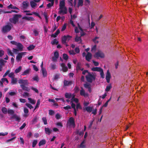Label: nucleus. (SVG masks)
<instances>
[{"instance_id":"1","label":"nucleus","mask_w":148,"mask_h":148,"mask_svg":"<svg viewBox=\"0 0 148 148\" xmlns=\"http://www.w3.org/2000/svg\"><path fill=\"white\" fill-rule=\"evenodd\" d=\"M65 0H62L60 1V10L59 11V14L62 13L63 14H66L67 13V10L65 7Z\"/></svg>"},{"instance_id":"2","label":"nucleus","mask_w":148,"mask_h":148,"mask_svg":"<svg viewBox=\"0 0 148 148\" xmlns=\"http://www.w3.org/2000/svg\"><path fill=\"white\" fill-rule=\"evenodd\" d=\"M86 81L88 82L92 83L93 81H95L96 75L93 72H88V74L86 76Z\"/></svg>"},{"instance_id":"3","label":"nucleus","mask_w":148,"mask_h":148,"mask_svg":"<svg viewBox=\"0 0 148 148\" xmlns=\"http://www.w3.org/2000/svg\"><path fill=\"white\" fill-rule=\"evenodd\" d=\"M21 14H15L12 18H10L9 20L11 23L15 25L18 22L19 18H21Z\"/></svg>"},{"instance_id":"4","label":"nucleus","mask_w":148,"mask_h":148,"mask_svg":"<svg viewBox=\"0 0 148 148\" xmlns=\"http://www.w3.org/2000/svg\"><path fill=\"white\" fill-rule=\"evenodd\" d=\"M11 29V27L9 25H7L3 27L2 29V32L4 33L10 31Z\"/></svg>"},{"instance_id":"5","label":"nucleus","mask_w":148,"mask_h":148,"mask_svg":"<svg viewBox=\"0 0 148 148\" xmlns=\"http://www.w3.org/2000/svg\"><path fill=\"white\" fill-rule=\"evenodd\" d=\"M69 126H72L73 127L75 126V123L74 118L71 117H70L67 122Z\"/></svg>"},{"instance_id":"6","label":"nucleus","mask_w":148,"mask_h":148,"mask_svg":"<svg viewBox=\"0 0 148 148\" xmlns=\"http://www.w3.org/2000/svg\"><path fill=\"white\" fill-rule=\"evenodd\" d=\"M94 56L95 58H98L99 57L103 58L104 57V55L101 51H99L95 53L94 55Z\"/></svg>"},{"instance_id":"7","label":"nucleus","mask_w":148,"mask_h":148,"mask_svg":"<svg viewBox=\"0 0 148 148\" xmlns=\"http://www.w3.org/2000/svg\"><path fill=\"white\" fill-rule=\"evenodd\" d=\"M72 36L69 35L67 36L64 35L62 38V42L63 44H65L66 43V41L68 40L69 41Z\"/></svg>"},{"instance_id":"8","label":"nucleus","mask_w":148,"mask_h":148,"mask_svg":"<svg viewBox=\"0 0 148 148\" xmlns=\"http://www.w3.org/2000/svg\"><path fill=\"white\" fill-rule=\"evenodd\" d=\"M18 82L19 84H21V85H28V82L27 79H20L18 80Z\"/></svg>"},{"instance_id":"9","label":"nucleus","mask_w":148,"mask_h":148,"mask_svg":"<svg viewBox=\"0 0 148 148\" xmlns=\"http://www.w3.org/2000/svg\"><path fill=\"white\" fill-rule=\"evenodd\" d=\"M26 52H22L18 53L16 57V59L17 61L18 62L21 60L23 55H25Z\"/></svg>"},{"instance_id":"10","label":"nucleus","mask_w":148,"mask_h":148,"mask_svg":"<svg viewBox=\"0 0 148 148\" xmlns=\"http://www.w3.org/2000/svg\"><path fill=\"white\" fill-rule=\"evenodd\" d=\"M110 78L111 75L110 73L109 72V70H108L107 71L106 76V78L107 83H109L110 82Z\"/></svg>"},{"instance_id":"11","label":"nucleus","mask_w":148,"mask_h":148,"mask_svg":"<svg viewBox=\"0 0 148 148\" xmlns=\"http://www.w3.org/2000/svg\"><path fill=\"white\" fill-rule=\"evenodd\" d=\"M72 81H68L64 80L63 82V86H65L71 85L72 84Z\"/></svg>"},{"instance_id":"12","label":"nucleus","mask_w":148,"mask_h":148,"mask_svg":"<svg viewBox=\"0 0 148 148\" xmlns=\"http://www.w3.org/2000/svg\"><path fill=\"white\" fill-rule=\"evenodd\" d=\"M93 108L92 107L87 106L85 108H83V110L84 112H85L86 111L88 112L89 113L91 112Z\"/></svg>"},{"instance_id":"13","label":"nucleus","mask_w":148,"mask_h":148,"mask_svg":"<svg viewBox=\"0 0 148 148\" xmlns=\"http://www.w3.org/2000/svg\"><path fill=\"white\" fill-rule=\"evenodd\" d=\"M11 119H15V121L18 122H19L21 119V118L17 115L16 114H14L11 117Z\"/></svg>"},{"instance_id":"14","label":"nucleus","mask_w":148,"mask_h":148,"mask_svg":"<svg viewBox=\"0 0 148 148\" xmlns=\"http://www.w3.org/2000/svg\"><path fill=\"white\" fill-rule=\"evenodd\" d=\"M80 95L83 96L84 97H86L88 96V94L87 93H85V91L82 87H81V90H80Z\"/></svg>"},{"instance_id":"15","label":"nucleus","mask_w":148,"mask_h":148,"mask_svg":"<svg viewBox=\"0 0 148 148\" xmlns=\"http://www.w3.org/2000/svg\"><path fill=\"white\" fill-rule=\"evenodd\" d=\"M61 66L62 68V71L64 72H66L68 71V68L66 66V65L64 63H62L61 64Z\"/></svg>"},{"instance_id":"16","label":"nucleus","mask_w":148,"mask_h":148,"mask_svg":"<svg viewBox=\"0 0 148 148\" xmlns=\"http://www.w3.org/2000/svg\"><path fill=\"white\" fill-rule=\"evenodd\" d=\"M92 58V54L91 53L88 52L86 56V59L89 62Z\"/></svg>"},{"instance_id":"17","label":"nucleus","mask_w":148,"mask_h":148,"mask_svg":"<svg viewBox=\"0 0 148 148\" xmlns=\"http://www.w3.org/2000/svg\"><path fill=\"white\" fill-rule=\"evenodd\" d=\"M102 69L100 67H93L91 69V70L94 71L100 72L102 70Z\"/></svg>"},{"instance_id":"18","label":"nucleus","mask_w":148,"mask_h":148,"mask_svg":"<svg viewBox=\"0 0 148 148\" xmlns=\"http://www.w3.org/2000/svg\"><path fill=\"white\" fill-rule=\"evenodd\" d=\"M81 63L80 62H78L76 66V70L77 71L81 70L83 71L84 70V68H81L80 66H81Z\"/></svg>"},{"instance_id":"19","label":"nucleus","mask_w":148,"mask_h":148,"mask_svg":"<svg viewBox=\"0 0 148 148\" xmlns=\"http://www.w3.org/2000/svg\"><path fill=\"white\" fill-rule=\"evenodd\" d=\"M20 86L24 90H25L28 92H29L30 90V89L28 87L26 86L25 85H21Z\"/></svg>"},{"instance_id":"20","label":"nucleus","mask_w":148,"mask_h":148,"mask_svg":"<svg viewBox=\"0 0 148 148\" xmlns=\"http://www.w3.org/2000/svg\"><path fill=\"white\" fill-rule=\"evenodd\" d=\"M17 48L18 49L19 51H22L23 47L22 44L20 43H18L16 45Z\"/></svg>"},{"instance_id":"21","label":"nucleus","mask_w":148,"mask_h":148,"mask_svg":"<svg viewBox=\"0 0 148 148\" xmlns=\"http://www.w3.org/2000/svg\"><path fill=\"white\" fill-rule=\"evenodd\" d=\"M17 79L16 78L14 77L11 79V84L12 85H14L17 84Z\"/></svg>"},{"instance_id":"22","label":"nucleus","mask_w":148,"mask_h":148,"mask_svg":"<svg viewBox=\"0 0 148 148\" xmlns=\"http://www.w3.org/2000/svg\"><path fill=\"white\" fill-rule=\"evenodd\" d=\"M60 33V31L59 29H58L55 33L52 34L51 35V37L54 38H56L57 37V36Z\"/></svg>"},{"instance_id":"23","label":"nucleus","mask_w":148,"mask_h":148,"mask_svg":"<svg viewBox=\"0 0 148 148\" xmlns=\"http://www.w3.org/2000/svg\"><path fill=\"white\" fill-rule=\"evenodd\" d=\"M45 131L47 134L49 135L52 132V130L48 127H45Z\"/></svg>"},{"instance_id":"24","label":"nucleus","mask_w":148,"mask_h":148,"mask_svg":"<svg viewBox=\"0 0 148 148\" xmlns=\"http://www.w3.org/2000/svg\"><path fill=\"white\" fill-rule=\"evenodd\" d=\"M23 7L24 8H26L29 6V3L27 1H23L22 3Z\"/></svg>"},{"instance_id":"25","label":"nucleus","mask_w":148,"mask_h":148,"mask_svg":"<svg viewBox=\"0 0 148 148\" xmlns=\"http://www.w3.org/2000/svg\"><path fill=\"white\" fill-rule=\"evenodd\" d=\"M22 19H25L27 21H34V19L32 17L24 16L22 17Z\"/></svg>"},{"instance_id":"26","label":"nucleus","mask_w":148,"mask_h":148,"mask_svg":"<svg viewBox=\"0 0 148 148\" xmlns=\"http://www.w3.org/2000/svg\"><path fill=\"white\" fill-rule=\"evenodd\" d=\"M42 72L44 77H45L47 76V71L45 69H42Z\"/></svg>"},{"instance_id":"27","label":"nucleus","mask_w":148,"mask_h":148,"mask_svg":"<svg viewBox=\"0 0 148 148\" xmlns=\"http://www.w3.org/2000/svg\"><path fill=\"white\" fill-rule=\"evenodd\" d=\"M30 71V69H28L27 70H25L22 73V75H26L27 74H28Z\"/></svg>"},{"instance_id":"28","label":"nucleus","mask_w":148,"mask_h":148,"mask_svg":"<svg viewBox=\"0 0 148 148\" xmlns=\"http://www.w3.org/2000/svg\"><path fill=\"white\" fill-rule=\"evenodd\" d=\"M46 141L45 139H43L40 141L38 144V145L40 146L42 145H43L46 144Z\"/></svg>"},{"instance_id":"29","label":"nucleus","mask_w":148,"mask_h":148,"mask_svg":"<svg viewBox=\"0 0 148 148\" xmlns=\"http://www.w3.org/2000/svg\"><path fill=\"white\" fill-rule=\"evenodd\" d=\"M8 8H11L12 9H16L19 10V9L16 6H13L12 4H10V5L8 6Z\"/></svg>"},{"instance_id":"30","label":"nucleus","mask_w":148,"mask_h":148,"mask_svg":"<svg viewBox=\"0 0 148 148\" xmlns=\"http://www.w3.org/2000/svg\"><path fill=\"white\" fill-rule=\"evenodd\" d=\"M40 99H39L37 101V103H36V106H35L34 108V110H33V112H34V110L37 108H38L40 104Z\"/></svg>"},{"instance_id":"31","label":"nucleus","mask_w":148,"mask_h":148,"mask_svg":"<svg viewBox=\"0 0 148 148\" xmlns=\"http://www.w3.org/2000/svg\"><path fill=\"white\" fill-rule=\"evenodd\" d=\"M35 47V46L33 45H29L27 47V49L28 51H31L34 49Z\"/></svg>"},{"instance_id":"32","label":"nucleus","mask_w":148,"mask_h":148,"mask_svg":"<svg viewBox=\"0 0 148 148\" xmlns=\"http://www.w3.org/2000/svg\"><path fill=\"white\" fill-rule=\"evenodd\" d=\"M37 121V118L35 117L31 121L32 124H34L36 123Z\"/></svg>"},{"instance_id":"33","label":"nucleus","mask_w":148,"mask_h":148,"mask_svg":"<svg viewBox=\"0 0 148 148\" xmlns=\"http://www.w3.org/2000/svg\"><path fill=\"white\" fill-rule=\"evenodd\" d=\"M51 43L52 45H57L58 43V41H57L56 39H54L53 40L51 41Z\"/></svg>"},{"instance_id":"34","label":"nucleus","mask_w":148,"mask_h":148,"mask_svg":"<svg viewBox=\"0 0 148 148\" xmlns=\"http://www.w3.org/2000/svg\"><path fill=\"white\" fill-rule=\"evenodd\" d=\"M2 112L4 114H7L8 112L7 109L5 107H2L1 109Z\"/></svg>"},{"instance_id":"35","label":"nucleus","mask_w":148,"mask_h":148,"mask_svg":"<svg viewBox=\"0 0 148 148\" xmlns=\"http://www.w3.org/2000/svg\"><path fill=\"white\" fill-rule=\"evenodd\" d=\"M65 97L66 98L70 99L71 97V93L66 92L65 94Z\"/></svg>"},{"instance_id":"36","label":"nucleus","mask_w":148,"mask_h":148,"mask_svg":"<svg viewBox=\"0 0 148 148\" xmlns=\"http://www.w3.org/2000/svg\"><path fill=\"white\" fill-rule=\"evenodd\" d=\"M28 100L29 102L32 104H35L36 101L34 99H32L31 98H28Z\"/></svg>"},{"instance_id":"37","label":"nucleus","mask_w":148,"mask_h":148,"mask_svg":"<svg viewBox=\"0 0 148 148\" xmlns=\"http://www.w3.org/2000/svg\"><path fill=\"white\" fill-rule=\"evenodd\" d=\"M83 5V0H79L77 4V6H82Z\"/></svg>"},{"instance_id":"38","label":"nucleus","mask_w":148,"mask_h":148,"mask_svg":"<svg viewBox=\"0 0 148 148\" xmlns=\"http://www.w3.org/2000/svg\"><path fill=\"white\" fill-rule=\"evenodd\" d=\"M31 6L32 8H34L35 7L37 4L34 1H31L30 2Z\"/></svg>"},{"instance_id":"39","label":"nucleus","mask_w":148,"mask_h":148,"mask_svg":"<svg viewBox=\"0 0 148 148\" xmlns=\"http://www.w3.org/2000/svg\"><path fill=\"white\" fill-rule=\"evenodd\" d=\"M33 81H36L38 82L39 81V79L38 75H36L34 77H33L32 78Z\"/></svg>"},{"instance_id":"40","label":"nucleus","mask_w":148,"mask_h":148,"mask_svg":"<svg viewBox=\"0 0 148 148\" xmlns=\"http://www.w3.org/2000/svg\"><path fill=\"white\" fill-rule=\"evenodd\" d=\"M22 69V67L21 66H19L18 68H17L15 70V72L16 73H19Z\"/></svg>"},{"instance_id":"41","label":"nucleus","mask_w":148,"mask_h":148,"mask_svg":"<svg viewBox=\"0 0 148 148\" xmlns=\"http://www.w3.org/2000/svg\"><path fill=\"white\" fill-rule=\"evenodd\" d=\"M7 50L8 53L9 55H10L12 56H14L13 53L11 51V50H10V49L8 48L7 49Z\"/></svg>"},{"instance_id":"42","label":"nucleus","mask_w":148,"mask_h":148,"mask_svg":"<svg viewBox=\"0 0 148 148\" xmlns=\"http://www.w3.org/2000/svg\"><path fill=\"white\" fill-rule=\"evenodd\" d=\"M19 11V10H18V11H16V10H11V11H10L4 12L3 13H11L13 12H15V13H18Z\"/></svg>"},{"instance_id":"43","label":"nucleus","mask_w":148,"mask_h":148,"mask_svg":"<svg viewBox=\"0 0 148 148\" xmlns=\"http://www.w3.org/2000/svg\"><path fill=\"white\" fill-rule=\"evenodd\" d=\"M37 143V140H34L32 142V147H34Z\"/></svg>"},{"instance_id":"44","label":"nucleus","mask_w":148,"mask_h":148,"mask_svg":"<svg viewBox=\"0 0 148 148\" xmlns=\"http://www.w3.org/2000/svg\"><path fill=\"white\" fill-rule=\"evenodd\" d=\"M8 76L11 79L14 77L15 75L14 73L13 72H11L10 73H9L8 74Z\"/></svg>"},{"instance_id":"45","label":"nucleus","mask_w":148,"mask_h":148,"mask_svg":"<svg viewBox=\"0 0 148 148\" xmlns=\"http://www.w3.org/2000/svg\"><path fill=\"white\" fill-rule=\"evenodd\" d=\"M63 58L64 60H66L68 59L69 57L67 54L65 53H64L63 54Z\"/></svg>"},{"instance_id":"46","label":"nucleus","mask_w":148,"mask_h":148,"mask_svg":"<svg viewBox=\"0 0 148 148\" xmlns=\"http://www.w3.org/2000/svg\"><path fill=\"white\" fill-rule=\"evenodd\" d=\"M8 113L9 114H14V111L12 110L8 109Z\"/></svg>"},{"instance_id":"47","label":"nucleus","mask_w":148,"mask_h":148,"mask_svg":"<svg viewBox=\"0 0 148 148\" xmlns=\"http://www.w3.org/2000/svg\"><path fill=\"white\" fill-rule=\"evenodd\" d=\"M33 33L34 34L35 36H38L39 34L38 32L36 29H34L33 30Z\"/></svg>"},{"instance_id":"48","label":"nucleus","mask_w":148,"mask_h":148,"mask_svg":"<svg viewBox=\"0 0 148 148\" xmlns=\"http://www.w3.org/2000/svg\"><path fill=\"white\" fill-rule=\"evenodd\" d=\"M1 81H2V82H6V84H8L9 82L7 79L6 78H3L1 79Z\"/></svg>"},{"instance_id":"49","label":"nucleus","mask_w":148,"mask_h":148,"mask_svg":"<svg viewBox=\"0 0 148 148\" xmlns=\"http://www.w3.org/2000/svg\"><path fill=\"white\" fill-rule=\"evenodd\" d=\"M25 105L30 109H33L34 108V107L30 104L26 103Z\"/></svg>"},{"instance_id":"50","label":"nucleus","mask_w":148,"mask_h":148,"mask_svg":"<svg viewBox=\"0 0 148 148\" xmlns=\"http://www.w3.org/2000/svg\"><path fill=\"white\" fill-rule=\"evenodd\" d=\"M100 75H101V77L102 78H104V77H105V75H104V73H103V69H102V70H101L100 71Z\"/></svg>"},{"instance_id":"51","label":"nucleus","mask_w":148,"mask_h":148,"mask_svg":"<svg viewBox=\"0 0 148 148\" xmlns=\"http://www.w3.org/2000/svg\"><path fill=\"white\" fill-rule=\"evenodd\" d=\"M111 88L112 86L111 85H110L109 86H107L106 88L105 89L106 91L107 92L109 91Z\"/></svg>"},{"instance_id":"52","label":"nucleus","mask_w":148,"mask_h":148,"mask_svg":"<svg viewBox=\"0 0 148 148\" xmlns=\"http://www.w3.org/2000/svg\"><path fill=\"white\" fill-rule=\"evenodd\" d=\"M42 120L44 125H46L47 124V121L46 117H43L42 119Z\"/></svg>"},{"instance_id":"53","label":"nucleus","mask_w":148,"mask_h":148,"mask_svg":"<svg viewBox=\"0 0 148 148\" xmlns=\"http://www.w3.org/2000/svg\"><path fill=\"white\" fill-rule=\"evenodd\" d=\"M6 62V61L3 60V59H1L0 60V64L3 66L4 65V63Z\"/></svg>"},{"instance_id":"54","label":"nucleus","mask_w":148,"mask_h":148,"mask_svg":"<svg viewBox=\"0 0 148 148\" xmlns=\"http://www.w3.org/2000/svg\"><path fill=\"white\" fill-rule=\"evenodd\" d=\"M99 38V37H96L92 39V41L95 44L98 43L99 41H97L96 39Z\"/></svg>"},{"instance_id":"55","label":"nucleus","mask_w":148,"mask_h":148,"mask_svg":"<svg viewBox=\"0 0 148 148\" xmlns=\"http://www.w3.org/2000/svg\"><path fill=\"white\" fill-rule=\"evenodd\" d=\"M74 89L75 90V93H77L79 90V87L77 86H75V87Z\"/></svg>"},{"instance_id":"56","label":"nucleus","mask_w":148,"mask_h":148,"mask_svg":"<svg viewBox=\"0 0 148 148\" xmlns=\"http://www.w3.org/2000/svg\"><path fill=\"white\" fill-rule=\"evenodd\" d=\"M54 56L56 58H58L59 56V54L58 51L55 52L54 53Z\"/></svg>"},{"instance_id":"57","label":"nucleus","mask_w":148,"mask_h":148,"mask_svg":"<svg viewBox=\"0 0 148 148\" xmlns=\"http://www.w3.org/2000/svg\"><path fill=\"white\" fill-rule=\"evenodd\" d=\"M81 38V36L78 37L77 36H76V38H75V41L76 42H78L79 41Z\"/></svg>"},{"instance_id":"58","label":"nucleus","mask_w":148,"mask_h":148,"mask_svg":"<svg viewBox=\"0 0 148 148\" xmlns=\"http://www.w3.org/2000/svg\"><path fill=\"white\" fill-rule=\"evenodd\" d=\"M63 108L65 110H68L71 109V107L69 105H67V106L64 107Z\"/></svg>"},{"instance_id":"59","label":"nucleus","mask_w":148,"mask_h":148,"mask_svg":"<svg viewBox=\"0 0 148 148\" xmlns=\"http://www.w3.org/2000/svg\"><path fill=\"white\" fill-rule=\"evenodd\" d=\"M56 125L58 126H59L61 127H62L63 126L62 124L60 122H58L56 123Z\"/></svg>"},{"instance_id":"60","label":"nucleus","mask_w":148,"mask_h":148,"mask_svg":"<svg viewBox=\"0 0 148 148\" xmlns=\"http://www.w3.org/2000/svg\"><path fill=\"white\" fill-rule=\"evenodd\" d=\"M26 125V124L25 123H23L22 125L19 127L20 129L21 130L23 129L25 127Z\"/></svg>"},{"instance_id":"61","label":"nucleus","mask_w":148,"mask_h":148,"mask_svg":"<svg viewBox=\"0 0 148 148\" xmlns=\"http://www.w3.org/2000/svg\"><path fill=\"white\" fill-rule=\"evenodd\" d=\"M84 141L82 142L80 145V147L82 148H86V146L84 144Z\"/></svg>"},{"instance_id":"62","label":"nucleus","mask_w":148,"mask_h":148,"mask_svg":"<svg viewBox=\"0 0 148 148\" xmlns=\"http://www.w3.org/2000/svg\"><path fill=\"white\" fill-rule=\"evenodd\" d=\"M66 24H64L62 27V28L61 29L62 31H64L66 28Z\"/></svg>"},{"instance_id":"63","label":"nucleus","mask_w":148,"mask_h":148,"mask_svg":"<svg viewBox=\"0 0 148 148\" xmlns=\"http://www.w3.org/2000/svg\"><path fill=\"white\" fill-rule=\"evenodd\" d=\"M10 71V70H8L3 75V77H6L8 74H9Z\"/></svg>"},{"instance_id":"64","label":"nucleus","mask_w":148,"mask_h":148,"mask_svg":"<svg viewBox=\"0 0 148 148\" xmlns=\"http://www.w3.org/2000/svg\"><path fill=\"white\" fill-rule=\"evenodd\" d=\"M31 88L32 90L36 92L37 93H38V90L37 88H34L33 87H32Z\"/></svg>"}]
</instances>
